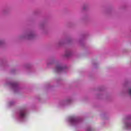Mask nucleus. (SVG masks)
<instances>
[{"label":"nucleus","mask_w":131,"mask_h":131,"mask_svg":"<svg viewBox=\"0 0 131 131\" xmlns=\"http://www.w3.org/2000/svg\"><path fill=\"white\" fill-rule=\"evenodd\" d=\"M63 69H64L63 67H62L60 66H58L55 68V71H56V72H60L62 71H63Z\"/></svg>","instance_id":"1"},{"label":"nucleus","mask_w":131,"mask_h":131,"mask_svg":"<svg viewBox=\"0 0 131 131\" xmlns=\"http://www.w3.org/2000/svg\"><path fill=\"white\" fill-rule=\"evenodd\" d=\"M130 125V124H128V126H129Z\"/></svg>","instance_id":"8"},{"label":"nucleus","mask_w":131,"mask_h":131,"mask_svg":"<svg viewBox=\"0 0 131 131\" xmlns=\"http://www.w3.org/2000/svg\"><path fill=\"white\" fill-rule=\"evenodd\" d=\"M71 54L70 52L67 51V53H66V57H69L70 56H71Z\"/></svg>","instance_id":"3"},{"label":"nucleus","mask_w":131,"mask_h":131,"mask_svg":"<svg viewBox=\"0 0 131 131\" xmlns=\"http://www.w3.org/2000/svg\"><path fill=\"white\" fill-rule=\"evenodd\" d=\"M69 102L68 100H67V103H68Z\"/></svg>","instance_id":"7"},{"label":"nucleus","mask_w":131,"mask_h":131,"mask_svg":"<svg viewBox=\"0 0 131 131\" xmlns=\"http://www.w3.org/2000/svg\"><path fill=\"white\" fill-rule=\"evenodd\" d=\"M70 121H71V122H75V118H71V119H70Z\"/></svg>","instance_id":"5"},{"label":"nucleus","mask_w":131,"mask_h":131,"mask_svg":"<svg viewBox=\"0 0 131 131\" xmlns=\"http://www.w3.org/2000/svg\"><path fill=\"white\" fill-rule=\"evenodd\" d=\"M20 117H21V118H23L25 117V110H21V111H20Z\"/></svg>","instance_id":"2"},{"label":"nucleus","mask_w":131,"mask_h":131,"mask_svg":"<svg viewBox=\"0 0 131 131\" xmlns=\"http://www.w3.org/2000/svg\"><path fill=\"white\" fill-rule=\"evenodd\" d=\"M128 93L130 96H131V89H129Z\"/></svg>","instance_id":"6"},{"label":"nucleus","mask_w":131,"mask_h":131,"mask_svg":"<svg viewBox=\"0 0 131 131\" xmlns=\"http://www.w3.org/2000/svg\"><path fill=\"white\" fill-rule=\"evenodd\" d=\"M33 37V34H31L29 35H28V38L31 39Z\"/></svg>","instance_id":"4"}]
</instances>
